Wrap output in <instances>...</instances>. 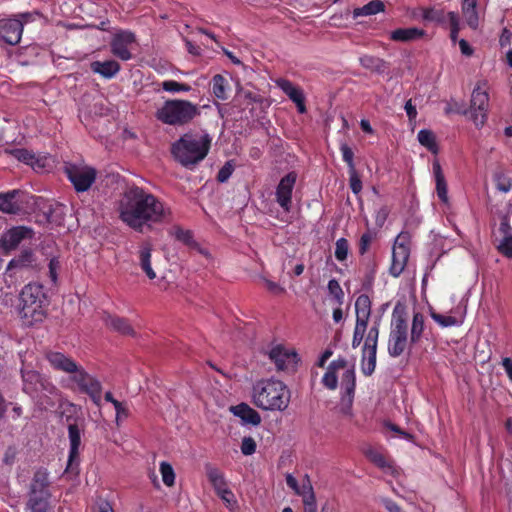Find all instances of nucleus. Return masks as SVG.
I'll return each mask as SVG.
<instances>
[{"mask_svg":"<svg viewBox=\"0 0 512 512\" xmlns=\"http://www.w3.org/2000/svg\"><path fill=\"white\" fill-rule=\"evenodd\" d=\"M234 171V165L231 161L226 162L223 167L218 171L217 181L220 183L226 182Z\"/></svg>","mask_w":512,"mask_h":512,"instance_id":"obj_53","label":"nucleus"},{"mask_svg":"<svg viewBox=\"0 0 512 512\" xmlns=\"http://www.w3.org/2000/svg\"><path fill=\"white\" fill-rule=\"evenodd\" d=\"M32 236V230L23 226L8 230L2 237V246L6 250L15 249L25 238Z\"/></svg>","mask_w":512,"mask_h":512,"instance_id":"obj_21","label":"nucleus"},{"mask_svg":"<svg viewBox=\"0 0 512 512\" xmlns=\"http://www.w3.org/2000/svg\"><path fill=\"white\" fill-rule=\"evenodd\" d=\"M200 115V107L188 100L171 99L164 102L156 113L157 120L171 126H184Z\"/></svg>","mask_w":512,"mask_h":512,"instance_id":"obj_5","label":"nucleus"},{"mask_svg":"<svg viewBox=\"0 0 512 512\" xmlns=\"http://www.w3.org/2000/svg\"><path fill=\"white\" fill-rule=\"evenodd\" d=\"M36 258L31 250H23L17 257L13 258L6 269V274L10 277L32 268Z\"/></svg>","mask_w":512,"mask_h":512,"instance_id":"obj_20","label":"nucleus"},{"mask_svg":"<svg viewBox=\"0 0 512 512\" xmlns=\"http://www.w3.org/2000/svg\"><path fill=\"white\" fill-rule=\"evenodd\" d=\"M448 22L451 28L450 37L452 41H456L459 32V17L455 12H448Z\"/></svg>","mask_w":512,"mask_h":512,"instance_id":"obj_49","label":"nucleus"},{"mask_svg":"<svg viewBox=\"0 0 512 512\" xmlns=\"http://www.w3.org/2000/svg\"><path fill=\"white\" fill-rule=\"evenodd\" d=\"M419 143L426 147L433 154L438 153V145L436 143L435 135L430 130H420L417 135Z\"/></svg>","mask_w":512,"mask_h":512,"instance_id":"obj_42","label":"nucleus"},{"mask_svg":"<svg viewBox=\"0 0 512 512\" xmlns=\"http://www.w3.org/2000/svg\"><path fill=\"white\" fill-rule=\"evenodd\" d=\"M424 331V316L417 312L414 313L412 319V326L410 331V344H416L420 341Z\"/></svg>","mask_w":512,"mask_h":512,"instance_id":"obj_36","label":"nucleus"},{"mask_svg":"<svg viewBox=\"0 0 512 512\" xmlns=\"http://www.w3.org/2000/svg\"><path fill=\"white\" fill-rule=\"evenodd\" d=\"M478 0H463L462 13L466 20L467 25L472 29H477L479 26V14L477 11Z\"/></svg>","mask_w":512,"mask_h":512,"instance_id":"obj_30","label":"nucleus"},{"mask_svg":"<svg viewBox=\"0 0 512 512\" xmlns=\"http://www.w3.org/2000/svg\"><path fill=\"white\" fill-rule=\"evenodd\" d=\"M19 313L27 324L41 322L46 317L49 305L43 285L29 283L23 287L19 296Z\"/></svg>","mask_w":512,"mask_h":512,"instance_id":"obj_4","label":"nucleus"},{"mask_svg":"<svg viewBox=\"0 0 512 512\" xmlns=\"http://www.w3.org/2000/svg\"><path fill=\"white\" fill-rule=\"evenodd\" d=\"M23 391L31 397H37L40 392L52 393L55 387L38 372L22 369Z\"/></svg>","mask_w":512,"mask_h":512,"instance_id":"obj_12","label":"nucleus"},{"mask_svg":"<svg viewBox=\"0 0 512 512\" xmlns=\"http://www.w3.org/2000/svg\"><path fill=\"white\" fill-rule=\"evenodd\" d=\"M356 323L367 326L371 316V300L368 295L361 294L355 301Z\"/></svg>","mask_w":512,"mask_h":512,"instance_id":"obj_25","label":"nucleus"},{"mask_svg":"<svg viewBox=\"0 0 512 512\" xmlns=\"http://www.w3.org/2000/svg\"><path fill=\"white\" fill-rule=\"evenodd\" d=\"M275 83L277 87H279L292 101L297 100L299 97L304 95L303 91L299 87L287 79L279 78Z\"/></svg>","mask_w":512,"mask_h":512,"instance_id":"obj_39","label":"nucleus"},{"mask_svg":"<svg viewBox=\"0 0 512 512\" xmlns=\"http://www.w3.org/2000/svg\"><path fill=\"white\" fill-rule=\"evenodd\" d=\"M379 326L380 322L375 321L368 330L364 340V345L362 348L361 370L362 373L366 376L372 375L375 371Z\"/></svg>","mask_w":512,"mask_h":512,"instance_id":"obj_10","label":"nucleus"},{"mask_svg":"<svg viewBox=\"0 0 512 512\" xmlns=\"http://www.w3.org/2000/svg\"><path fill=\"white\" fill-rule=\"evenodd\" d=\"M90 67L94 73L108 79L114 77L120 71V65L115 60L94 61Z\"/></svg>","mask_w":512,"mask_h":512,"instance_id":"obj_28","label":"nucleus"},{"mask_svg":"<svg viewBox=\"0 0 512 512\" xmlns=\"http://www.w3.org/2000/svg\"><path fill=\"white\" fill-rule=\"evenodd\" d=\"M372 240L373 234L370 231H367L364 234H362L359 241V253L361 255H364L368 251Z\"/></svg>","mask_w":512,"mask_h":512,"instance_id":"obj_57","label":"nucleus"},{"mask_svg":"<svg viewBox=\"0 0 512 512\" xmlns=\"http://www.w3.org/2000/svg\"><path fill=\"white\" fill-rule=\"evenodd\" d=\"M226 87L227 81L222 75L216 74L215 76H213L212 92L215 97L221 100H225L227 98Z\"/></svg>","mask_w":512,"mask_h":512,"instance_id":"obj_43","label":"nucleus"},{"mask_svg":"<svg viewBox=\"0 0 512 512\" xmlns=\"http://www.w3.org/2000/svg\"><path fill=\"white\" fill-rule=\"evenodd\" d=\"M105 323L110 329L127 336H134L135 331L129 321L119 316L108 315L105 318Z\"/></svg>","mask_w":512,"mask_h":512,"instance_id":"obj_29","label":"nucleus"},{"mask_svg":"<svg viewBox=\"0 0 512 512\" xmlns=\"http://www.w3.org/2000/svg\"><path fill=\"white\" fill-rule=\"evenodd\" d=\"M170 234L175 237L176 240L182 242L190 248H198L197 242L193 238V234L190 230H184L179 226H174L170 230Z\"/></svg>","mask_w":512,"mask_h":512,"instance_id":"obj_40","label":"nucleus"},{"mask_svg":"<svg viewBox=\"0 0 512 512\" xmlns=\"http://www.w3.org/2000/svg\"><path fill=\"white\" fill-rule=\"evenodd\" d=\"M431 317L433 318V320L435 322H437L442 327L454 326L458 323L457 319L450 315H442V314L433 312V313H431Z\"/></svg>","mask_w":512,"mask_h":512,"instance_id":"obj_47","label":"nucleus"},{"mask_svg":"<svg viewBox=\"0 0 512 512\" xmlns=\"http://www.w3.org/2000/svg\"><path fill=\"white\" fill-rule=\"evenodd\" d=\"M297 180L296 172L285 175L276 188V201L285 212H290L292 206V192Z\"/></svg>","mask_w":512,"mask_h":512,"instance_id":"obj_16","label":"nucleus"},{"mask_svg":"<svg viewBox=\"0 0 512 512\" xmlns=\"http://www.w3.org/2000/svg\"><path fill=\"white\" fill-rule=\"evenodd\" d=\"M214 483L217 495L224 501V503L230 510H234L237 505V501L233 492L227 488L226 482Z\"/></svg>","mask_w":512,"mask_h":512,"instance_id":"obj_37","label":"nucleus"},{"mask_svg":"<svg viewBox=\"0 0 512 512\" xmlns=\"http://www.w3.org/2000/svg\"><path fill=\"white\" fill-rule=\"evenodd\" d=\"M239 96L248 100L249 102H261V96L257 93H254L250 90H241L239 91Z\"/></svg>","mask_w":512,"mask_h":512,"instance_id":"obj_63","label":"nucleus"},{"mask_svg":"<svg viewBox=\"0 0 512 512\" xmlns=\"http://www.w3.org/2000/svg\"><path fill=\"white\" fill-rule=\"evenodd\" d=\"M349 181L352 192L356 195L359 194L362 190V181L356 169L349 170Z\"/></svg>","mask_w":512,"mask_h":512,"instance_id":"obj_52","label":"nucleus"},{"mask_svg":"<svg viewBox=\"0 0 512 512\" xmlns=\"http://www.w3.org/2000/svg\"><path fill=\"white\" fill-rule=\"evenodd\" d=\"M24 24L17 18L0 19V41L15 46L22 37Z\"/></svg>","mask_w":512,"mask_h":512,"instance_id":"obj_15","label":"nucleus"},{"mask_svg":"<svg viewBox=\"0 0 512 512\" xmlns=\"http://www.w3.org/2000/svg\"><path fill=\"white\" fill-rule=\"evenodd\" d=\"M349 253V243L347 239L340 238L335 244V257L338 261H344L347 259Z\"/></svg>","mask_w":512,"mask_h":512,"instance_id":"obj_46","label":"nucleus"},{"mask_svg":"<svg viewBox=\"0 0 512 512\" xmlns=\"http://www.w3.org/2000/svg\"><path fill=\"white\" fill-rule=\"evenodd\" d=\"M120 219L131 229L143 233L153 225L172 221L171 208L141 187L128 188L120 204Z\"/></svg>","mask_w":512,"mask_h":512,"instance_id":"obj_1","label":"nucleus"},{"mask_svg":"<svg viewBox=\"0 0 512 512\" xmlns=\"http://www.w3.org/2000/svg\"><path fill=\"white\" fill-rule=\"evenodd\" d=\"M433 172H434L435 181H436L437 196L439 197V199L442 202L447 203L448 202L447 183H446L444 174L442 172L440 163L438 161H434V163H433Z\"/></svg>","mask_w":512,"mask_h":512,"instance_id":"obj_32","label":"nucleus"},{"mask_svg":"<svg viewBox=\"0 0 512 512\" xmlns=\"http://www.w3.org/2000/svg\"><path fill=\"white\" fill-rule=\"evenodd\" d=\"M18 191L13 190L4 194H0V211L7 214H16L20 207L15 201Z\"/></svg>","mask_w":512,"mask_h":512,"instance_id":"obj_34","label":"nucleus"},{"mask_svg":"<svg viewBox=\"0 0 512 512\" xmlns=\"http://www.w3.org/2000/svg\"><path fill=\"white\" fill-rule=\"evenodd\" d=\"M69 380L81 393L87 394L96 406H101L102 384L96 377L79 366Z\"/></svg>","mask_w":512,"mask_h":512,"instance_id":"obj_7","label":"nucleus"},{"mask_svg":"<svg viewBox=\"0 0 512 512\" xmlns=\"http://www.w3.org/2000/svg\"><path fill=\"white\" fill-rule=\"evenodd\" d=\"M270 360L277 370H286L298 362V355L294 350H289L282 345H276L268 353Z\"/></svg>","mask_w":512,"mask_h":512,"instance_id":"obj_18","label":"nucleus"},{"mask_svg":"<svg viewBox=\"0 0 512 512\" xmlns=\"http://www.w3.org/2000/svg\"><path fill=\"white\" fill-rule=\"evenodd\" d=\"M367 331V326L355 324L353 338H352V347L355 349L360 346L362 341L364 340L365 333Z\"/></svg>","mask_w":512,"mask_h":512,"instance_id":"obj_48","label":"nucleus"},{"mask_svg":"<svg viewBox=\"0 0 512 512\" xmlns=\"http://www.w3.org/2000/svg\"><path fill=\"white\" fill-rule=\"evenodd\" d=\"M340 150L342 152L343 160L347 163L349 170L356 169L354 164V153L352 149L346 143H342Z\"/></svg>","mask_w":512,"mask_h":512,"instance_id":"obj_50","label":"nucleus"},{"mask_svg":"<svg viewBox=\"0 0 512 512\" xmlns=\"http://www.w3.org/2000/svg\"><path fill=\"white\" fill-rule=\"evenodd\" d=\"M489 94L486 81H479L473 89L470 101V117L477 127H482L487 120Z\"/></svg>","mask_w":512,"mask_h":512,"instance_id":"obj_8","label":"nucleus"},{"mask_svg":"<svg viewBox=\"0 0 512 512\" xmlns=\"http://www.w3.org/2000/svg\"><path fill=\"white\" fill-rule=\"evenodd\" d=\"M50 493L45 482H34L31 487L28 506L32 512H46L49 508Z\"/></svg>","mask_w":512,"mask_h":512,"instance_id":"obj_17","label":"nucleus"},{"mask_svg":"<svg viewBox=\"0 0 512 512\" xmlns=\"http://www.w3.org/2000/svg\"><path fill=\"white\" fill-rule=\"evenodd\" d=\"M136 44L135 34L130 31H120L116 33L111 42V53L122 61L132 59V50Z\"/></svg>","mask_w":512,"mask_h":512,"instance_id":"obj_13","label":"nucleus"},{"mask_svg":"<svg viewBox=\"0 0 512 512\" xmlns=\"http://www.w3.org/2000/svg\"><path fill=\"white\" fill-rule=\"evenodd\" d=\"M230 411L234 416L239 417L243 424H251L257 426L261 423L260 414L246 403H240L230 407Z\"/></svg>","mask_w":512,"mask_h":512,"instance_id":"obj_23","label":"nucleus"},{"mask_svg":"<svg viewBox=\"0 0 512 512\" xmlns=\"http://www.w3.org/2000/svg\"><path fill=\"white\" fill-rule=\"evenodd\" d=\"M422 18L426 22H434L437 24H443L448 20L447 14L442 9L438 8H423Z\"/></svg>","mask_w":512,"mask_h":512,"instance_id":"obj_41","label":"nucleus"},{"mask_svg":"<svg viewBox=\"0 0 512 512\" xmlns=\"http://www.w3.org/2000/svg\"><path fill=\"white\" fill-rule=\"evenodd\" d=\"M161 87L164 91L177 93L179 92L180 83L174 80H166L161 83Z\"/></svg>","mask_w":512,"mask_h":512,"instance_id":"obj_62","label":"nucleus"},{"mask_svg":"<svg viewBox=\"0 0 512 512\" xmlns=\"http://www.w3.org/2000/svg\"><path fill=\"white\" fill-rule=\"evenodd\" d=\"M211 142L207 133H187L172 145V154L182 166L192 168L207 156Z\"/></svg>","mask_w":512,"mask_h":512,"instance_id":"obj_2","label":"nucleus"},{"mask_svg":"<svg viewBox=\"0 0 512 512\" xmlns=\"http://www.w3.org/2000/svg\"><path fill=\"white\" fill-rule=\"evenodd\" d=\"M81 432H82V429L79 427L76 420H74L73 422H70L68 424V437H69V441H70V451H69V463L70 464L78 458L79 447L81 444Z\"/></svg>","mask_w":512,"mask_h":512,"instance_id":"obj_26","label":"nucleus"},{"mask_svg":"<svg viewBox=\"0 0 512 512\" xmlns=\"http://www.w3.org/2000/svg\"><path fill=\"white\" fill-rule=\"evenodd\" d=\"M263 281H264V284H265V287L267 288V290L269 292H271L272 294L280 295L285 292V289L283 287H281L279 284H277L276 282H273L268 279H264Z\"/></svg>","mask_w":512,"mask_h":512,"instance_id":"obj_61","label":"nucleus"},{"mask_svg":"<svg viewBox=\"0 0 512 512\" xmlns=\"http://www.w3.org/2000/svg\"><path fill=\"white\" fill-rule=\"evenodd\" d=\"M360 64L365 68L370 70L371 72L377 74H383L388 69V64L383 59L372 56V55H363L359 58Z\"/></svg>","mask_w":512,"mask_h":512,"instance_id":"obj_31","label":"nucleus"},{"mask_svg":"<svg viewBox=\"0 0 512 512\" xmlns=\"http://www.w3.org/2000/svg\"><path fill=\"white\" fill-rule=\"evenodd\" d=\"M396 486H393V491L401 498L412 502L415 498L414 493L411 490H407L403 482H396Z\"/></svg>","mask_w":512,"mask_h":512,"instance_id":"obj_55","label":"nucleus"},{"mask_svg":"<svg viewBox=\"0 0 512 512\" xmlns=\"http://www.w3.org/2000/svg\"><path fill=\"white\" fill-rule=\"evenodd\" d=\"M64 171L78 193L88 191L97 177L96 169L84 164L67 163Z\"/></svg>","mask_w":512,"mask_h":512,"instance_id":"obj_9","label":"nucleus"},{"mask_svg":"<svg viewBox=\"0 0 512 512\" xmlns=\"http://www.w3.org/2000/svg\"><path fill=\"white\" fill-rule=\"evenodd\" d=\"M47 359L56 370L68 373L70 376L80 366L72 358L60 352H49Z\"/></svg>","mask_w":512,"mask_h":512,"instance_id":"obj_22","label":"nucleus"},{"mask_svg":"<svg viewBox=\"0 0 512 512\" xmlns=\"http://www.w3.org/2000/svg\"><path fill=\"white\" fill-rule=\"evenodd\" d=\"M497 248L502 255L512 258V235L503 237Z\"/></svg>","mask_w":512,"mask_h":512,"instance_id":"obj_54","label":"nucleus"},{"mask_svg":"<svg viewBox=\"0 0 512 512\" xmlns=\"http://www.w3.org/2000/svg\"><path fill=\"white\" fill-rule=\"evenodd\" d=\"M6 153L12 155L15 159L25 164H34V155L26 149L18 148L12 150H6Z\"/></svg>","mask_w":512,"mask_h":512,"instance_id":"obj_44","label":"nucleus"},{"mask_svg":"<svg viewBox=\"0 0 512 512\" xmlns=\"http://www.w3.org/2000/svg\"><path fill=\"white\" fill-rule=\"evenodd\" d=\"M424 35V31L418 28H399L391 33V39L394 41L408 42L418 39Z\"/></svg>","mask_w":512,"mask_h":512,"instance_id":"obj_35","label":"nucleus"},{"mask_svg":"<svg viewBox=\"0 0 512 512\" xmlns=\"http://www.w3.org/2000/svg\"><path fill=\"white\" fill-rule=\"evenodd\" d=\"M151 251L152 246L149 243H144L139 250L140 266L149 279L156 278V273L151 267Z\"/></svg>","mask_w":512,"mask_h":512,"instance_id":"obj_33","label":"nucleus"},{"mask_svg":"<svg viewBox=\"0 0 512 512\" xmlns=\"http://www.w3.org/2000/svg\"><path fill=\"white\" fill-rule=\"evenodd\" d=\"M60 268V262L57 258L53 257L49 262V277L53 283L57 282L58 270Z\"/></svg>","mask_w":512,"mask_h":512,"instance_id":"obj_60","label":"nucleus"},{"mask_svg":"<svg viewBox=\"0 0 512 512\" xmlns=\"http://www.w3.org/2000/svg\"><path fill=\"white\" fill-rule=\"evenodd\" d=\"M363 453L369 461L381 468L390 476H399L398 470L394 465V461L382 447L367 446L363 449Z\"/></svg>","mask_w":512,"mask_h":512,"instance_id":"obj_14","label":"nucleus"},{"mask_svg":"<svg viewBox=\"0 0 512 512\" xmlns=\"http://www.w3.org/2000/svg\"><path fill=\"white\" fill-rule=\"evenodd\" d=\"M291 392L280 380H261L253 387V402L263 410L284 411L290 403Z\"/></svg>","mask_w":512,"mask_h":512,"instance_id":"obj_3","label":"nucleus"},{"mask_svg":"<svg viewBox=\"0 0 512 512\" xmlns=\"http://www.w3.org/2000/svg\"><path fill=\"white\" fill-rule=\"evenodd\" d=\"M342 388L345 390V394L347 396V409L344 411L346 414L350 413V407L353 402L355 387H356V377L354 367L348 368L342 375L341 379Z\"/></svg>","mask_w":512,"mask_h":512,"instance_id":"obj_27","label":"nucleus"},{"mask_svg":"<svg viewBox=\"0 0 512 512\" xmlns=\"http://www.w3.org/2000/svg\"><path fill=\"white\" fill-rule=\"evenodd\" d=\"M160 472L162 480H175L174 469L168 462H162L160 464Z\"/></svg>","mask_w":512,"mask_h":512,"instance_id":"obj_58","label":"nucleus"},{"mask_svg":"<svg viewBox=\"0 0 512 512\" xmlns=\"http://www.w3.org/2000/svg\"><path fill=\"white\" fill-rule=\"evenodd\" d=\"M346 367L347 361L344 358H339L332 361L322 378L323 385L330 390H335L338 385V378L336 373L338 370L346 369Z\"/></svg>","mask_w":512,"mask_h":512,"instance_id":"obj_24","label":"nucleus"},{"mask_svg":"<svg viewBox=\"0 0 512 512\" xmlns=\"http://www.w3.org/2000/svg\"><path fill=\"white\" fill-rule=\"evenodd\" d=\"M256 451V442L252 437H244L241 443V452L244 455H252Z\"/></svg>","mask_w":512,"mask_h":512,"instance_id":"obj_56","label":"nucleus"},{"mask_svg":"<svg viewBox=\"0 0 512 512\" xmlns=\"http://www.w3.org/2000/svg\"><path fill=\"white\" fill-rule=\"evenodd\" d=\"M494 180L499 191L507 193L511 190V179L503 172L495 173Z\"/></svg>","mask_w":512,"mask_h":512,"instance_id":"obj_45","label":"nucleus"},{"mask_svg":"<svg viewBox=\"0 0 512 512\" xmlns=\"http://www.w3.org/2000/svg\"><path fill=\"white\" fill-rule=\"evenodd\" d=\"M113 406L116 410V424L119 425L123 418L128 417L129 411L127 407L120 401L116 402Z\"/></svg>","mask_w":512,"mask_h":512,"instance_id":"obj_59","label":"nucleus"},{"mask_svg":"<svg viewBox=\"0 0 512 512\" xmlns=\"http://www.w3.org/2000/svg\"><path fill=\"white\" fill-rule=\"evenodd\" d=\"M16 454H17L16 448L13 446H9L6 449L5 454H4V458H3L4 463L8 464V465L13 464L14 460L16 458Z\"/></svg>","mask_w":512,"mask_h":512,"instance_id":"obj_64","label":"nucleus"},{"mask_svg":"<svg viewBox=\"0 0 512 512\" xmlns=\"http://www.w3.org/2000/svg\"><path fill=\"white\" fill-rule=\"evenodd\" d=\"M291 489L302 498L303 512H317V502L311 482H287Z\"/></svg>","mask_w":512,"mask_h":512,"instance_id":"obj_19","label":"nucleus"},{"mask_svg":"<svg viewBox=\"0 0 512 512\" xmlns=\"http://www.w3.org/2000/svg\"><path fill=\"white\" fill-rule=\"evenodd\" d=\"M329 293L341 304L343 299V290L336 279H331L328 282Z\"/></svg>","mask_w":512,"mask_h":512,"instance_id":"obj_51","label":"nucleus"},{"mask_svg":"<svg viewBox=\"0 0 512 512\" xmlns=\"http://www.w3.org/2000/svg\"><path fill=\"white\" fill-rule=\"evenodd\" d=\"M407 240L408 235L400 233L393 245L392 263L389 268V272L393 277H399L407 265L410 256Z\"/></svg>","mask_w":512,"mask_h":512,"instance_id":"obj_11","label":"nucleus"},{"mask_svg":"<svg viewBox=\"0 0 512 512\" xmlns=\"http://www.w3.org/2000/svg\"><path fill=\"white\" fill-rule=\"evenodd\" d=\"M384 7V3L381 0H372L362 7L355 8L353 11V16L357 18L359 16L374 15L383 11Z\"/></svg>","mask_w":512,"mask_h":512,"instance_id":"obj_38","label":"nucleus"},{"mask_svg":"<svg viewBox=\"0 0 512 512\" xmlns=\"http://www.w3.org/2000/svg\"><path fill=\"white\" fill-rule=\"evenodd\" d=\"M410 344L408 324L404 308L397 304L392 312L391 330L388 340V353L391 357H399Z\"/></svg>","mask_w":512,"mask_h":512,"instance_id":"obj_6","label":"nucleus"}]
</instances>
